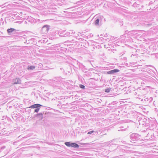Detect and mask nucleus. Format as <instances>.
Segmentation results:
<instances>
[{
	"label": "nucleus",
	"mask_w": 158,
	"mask_h": 158,
	"mask_svg": "<svg viewBox=\"0 0 158 158\" xmlns=\"http://www.w3.org/2000/svg\"><path fill=\"white\" fill-rule=\"evenodd\" d=\"M129 114L132 115H135V114H137V113L135 111H130Z\"/></svg>",
	"instance_id": "4be33fe9"
},
{
	"label": "nucleus",
	"mask_w": 158,
	"mask_h": 158,
	"mask_svg": "<svg viewBox=\"0 0 158 158\" xmlns=\"http://www.w3.org/2000/svg\"><path fill=\"white\" fill-rule=\"evenodd\" d=\"M42 106L41 104H35L31 105L29 108L33 109L35 108L34 112L38 113Z\"/></svg>",
	"instance_id": "20e7f679"
},
{
	"label": "nucleus",
	"mask_w": 158,
	"mask_h": 158,
	"mask_svg": "<svg viewBox=\"0 0 158 158\" xmlns=\"http://www.w3.org/2000/svg\"><path fill=\"white\" fill-rule=\"evenodd\" d=\"M142 96H140L139 95H138V96L137 97V98H138L139 100V98H140L141 97H142Z\"/></svg>",
	"instance_id": "72a5a7b5"
},
{
	"label": "nucleus",
	"mask_w": 158,
	"mask_h": 158,
	"mask_svg": "<svg viewBox=\"0 0 158 158\" xmlns=\"http://www.w3.org/2000/svg\"><path fill=\"white\" fill-rule=\"evenodd\" d=\"M130 137L131 139L133 141H137L140 139V136L137 133H132L130 135Z\"/></svg>",
	"instance_id": "7ed1b4c3"
},
{
	"label": "nucleus",
	"mask_w": 158,
	"mask_h": 158,
	"mask_svg": "<svg viewBox=\"0 0 158 158\" xmlns=\"http://www.w3.org/2000/svg\"><path fill=\"white\" fill-rule=\"evenodd\" d=\"M21 80L19 78H16L15 79H13L12 81V82L14 84H21Z\"/></svg>",
	"instance_id": "f8f14e48"
},
{
	"label": "nucleus",
	"mask_w": 158,
	"mask_h": 158,
	"mask_svg": "<svg viewBox=\"0 0 158 158\" xmlns=\"http://www.w3.org/2000/svg\"><path fill=\"white\" fill-rule=\"evenodd\" d=\"M65 144L68 147H71L75 148H78L79 147V145L77 143L71 142H65Z\"/></svg>",
	"instance_id": "423d86ee"
},
{
	"label": "nucleus",
	"mask_w": 158,
	"mask_h": 158,
	"mask_svg": "<svg viewBox=\"0 0 158 158\" xmlns=\"http://www.w3.org/2000/svg\"><path fill=\"white\" fill-rule=\"evenodd\" d=\"M35 68V67L34 66H29L27 68V69L28 70H33Z\"/></svg>",
	"instance_id": "aec40b11"
},
{
	"label": "nucleus",
	"mask_w": 158,
	"mask_h": 158,
	"mask_svg": "<svg viewBox=\"0 0 158 158\" xmlns=\"http://www.w3.org/2000/svg\"><path fill=\"white\" fill-rule=\"evenodd\" d=\"M116 140V139H113V140L111 142H110V145H115L116 144V143H114L115 141Z\"/></svg>",
	"instance_id": "b1692460"
},
{
	"label": "nucleus",
	"mask_w": 158,
	"mask_h": 158,
	"mask_svg": "<svg viewBox=\"0 0 158 158\" xmlns=\"http://www.w3.org/2000/svg\"><path fill=\"white\" fill-rule=\"evenodd\" d=\"M111 89L110 88H107L105 90V92L106 93H109L110 92Z\"/></svg>",
	"instance_id": "393cba45"
},
{
	"label": "nucleus",
	"mask_w": 158,
	"mask_h": 158,
	"mask_svg": "<svg viewBox=\"0 0 158 158\" xmlns=\"http://www.w3.org/2000/svg\"><path fill=\"white\" fill-rule=\"evenodd\" d=\"M149 125H150V124ZM148 129L151 130H153V131H158V129L157 127L155 124L153 123H151V125L149 126V127L147 128V130Z\"/></svg>",
	"instance_id": "6e6552de"
},
{
	"label": "nucleus",
	"mask_w": 158,
	"mask_h": 158,
	"mask_svg": "<svg viewBox=\"0 0 158 158\" xmlns=\"http://www.w3.org/2000/svg\"><path fill=\"white\" fill-rule=\"evenodd\" d=\"M142 124L143 125V127H149V126L150 125L149 123H143Z\"/></svg>",
	"instance_id": "5701e85b"
},
{
	"label": "nucleus",
	"mask_w": 158,
	"mask_h": 158,
	"mask_svg": "<svg viewBox=\"0 0 158 158\" xmlns=\"http://www.w3.org/2000/svg\"><path fill=\"white\" fill-rule=\"evenodd\" d=\"M16 23H18L21 24L22 23V21H18L16 22Z\"/></svg>",
	"instance_id": "2f4dec72"
},
{
	"label": "nucleus",
	"mask_w": 158,
	"mask_h": 158,
	"mask_svg": "<svg viewBox=\"0 0 158 158\" xmlns=\"http://www.w3.org/2000/svg\"><path fill=\"white\" fill-rule=\"evenodd\" d=\"M81 69L82 71L85 72H86V70H88V69L86 68V67L83 65L81 66Z\"/></svg>",
	"instance_id": "412c9836"
},
{
	"label": "nucleus",
	"mask_w": 158,
	"mask_h": 158,
	"mask_svg": "<svg viewBox=\"0 0 158 158\" xmlns=\"http://www.w3.org/2000/svg\"><path fill=\"white\" fill-rule=\"evenodd\" d=\"M62 79L61 77H56L54 78V80L56 82H60Z\"/></svg>",
	"instance_id": "a211bd4d"
},
{
	"label": "nucleus",
	"mask_w": 158,
	"mask_h": 158,
	"mask_svg": "<svg viewBox=\"0 0 158 158\" xmlns=\"http://www.w3.org/2000/svg\"><path fill=\"white\" fill-rule=\"evenodd\" d=\"M19 115V113H17L16 114L15 113H13L12 114V117L14 119H16L18 117Z\"/></svg>",
	"instance_id": "dca6fc26"
},
{
	"label": "nucleus",
	"mask_w": 158,
	"mask_h": 158,
	"mask_svg": "<svg viewBox=\"0 0 158 158\" xmlns=\"http://www.w3.org/2000/svg\"><path fill=\"white\" fill-rule=\"evenodd\" d=\"M103 18L102 16H98L95 18L94 22V25L97 27L101 26L102 23V21Z\"/></svg>",
	"instance_id": "f03ea898"
},
{
	"label": "nucleus",
	"mask_w": 158,
	"mask_h": 158,
	"mask_svg": "<svg viewBox=\"0 0 158 158\" xmlns=\"http://www.w3.org/2000/svg\"><path fill=\"white\" fill-rule=\"evenodd\" d=\"M142 80L143 81H142V83L144 84L146 83L151 81L152 80V78L150 77L146 76L143 77Z\"/></svg>",
	"instance_id": "1a4fd4ad"
},
{
	"label": "nucleus",
	"mask_w": 158,
	"mask_h": 158,
	"mask_svg": "<svg viewBox=\"0 0 158 158\" xmlns=\"http://www.w3.org/2000/svg\"><path fill=\"white\" fill-rule=\"evenodd\" d=\"M49 26L48 25H44L41 29V31L43 34H47L49 29Z\"/></svg>",
	"instance_id": "9d476101"
},
{
	"label": "nucleus",
	"mask_w": 158,
	"mask_h": 158,
	"mask_svg": "<svg viewBox=\"0 0 158 158\" xmlns=\"http://www.w3.org/2000/svg\"><path fill=\"white\" fill-rule=\"evenodd\" d=\"M17 37H18V38H22V37H22V36H17Z\"/></svg>",
	"instance_id": "c9c22d12"
},
{
	"label": "nucleus",
	"mask_w": 158,
	"mask_h": 158,
	"mask_svg": "<svg viewBox=\"0 0 158 158\" xmlns=\"http://www.w3.org/2000/svg\"><path fill=\"white\" fill-rule=\"evenodd\" d=\"M139 31V30L131 31L128 32V34L131 36L133 37L134 38H136V36L138 34V33Z\"/></svg>",
	"instance_id": "0eeeda50"
},
{
	"label": "nucleus",
	"mask_w": 158,
	"mask_h": 158,
	"mask_svg": "<svg viewBox=\"0 0 158 158\" xmlns=\"http://www.w3.org/2000/svg\"><path fill=\"white\" fill-rule=\"evenodd\" d=\"M119 71V70L118 69H115L111 70L108 71L107 73L109 74H114L115 73Z\"/></svg>",
	"instance_id": "9b49d317"
},
{
	"label": "nucleus",
	"mask_w": 158,
	"mask_h": 158,
	"mask_svg": "<svg viewBox=\"0 0 158 158\" xmlns=\"http://www.w3.org/2000/svg\"><path fill=\"white\" fill-rule=\"evenodd\" d=\"M17 30L15 29L11 28L7 30V32L9 35H15L18 34Z\"/></svg>",
	"instance_id": "39448f33"
},
{
	"label": "nucleus",
	"mask_w": 158,
	"mask_h": 158,
	"mask_svg": "<svg viewBox=\"0 0 158 158\" xmlns=\"http://www.w3.org/2000/svg\"><path fill=\"white\" fill-rule=\"evenodd\" d=\"M141 97L140 98H139V100L145 104H148L153 100V98L151 97L144 96Z\"/></svg>",
	"instance_id": "f257e3e1"
},
{
	"label": "nucleus",
	"mask_w": 158,
	"mask_h": 158,
	"mask_svg": "<svg viewBox=\"0 0 158 158\" xmlns=\"http://www.w3.org/2000/svg\"><path fill=\"white\" fill-rule=\"evenodd\" d=\"M35 20V19L34 18H32L31 17L27 19V21L31 23H33Z\"/></svg>",
	"instance_id": "f3484780"
},
{
	"label": "nucleus",
	"mask_w": 158,
	"mask_h": 158,
	"mask_svg": "<svg viewBox=\"0 0 158 158\" xmlns=\"http://www.w3.org/2000/svg\"><path fill=\"white\" fill-rule=\"evenodd\" d=\"M123 131V129H120V130H118V131Z\"/></svg>",
	"instance_id": "e433bc0d"
},
{
	"label": "nucleus",
	"mask_w": 158,
	"mask_h": 158,
	"mask_svg": "<svg viewBox=\"0 0 158 158\" xmlns=\"http://www.w3.org/2000/svg\"><path fill=\"white\" fill-rule=\"evenodd\" d=\"M95 132V131H91L88 132L87 133V134H89V135L90 134H92V133H93V132Z\"/></svg>",
	"instance_id": "c85d7f7f"
},
{
	"label": "nucleus",
	"mask_w": 158,
	"mask_h": 158,
	"mask_svg": "<svg viewBox=\"0 0 158 158\" xmlns=\"http://www.w3.org/2000/svg\"><path fill=\"white\" fill-rule=\"evenodd\" d=\"M78 37H77V39L78 40H84V39H83L81 38H77Z\"/></svg>",
	"instance_id": "7c9ffc66"
},
{
	"label": "nucleus",
	"mask_w": 158,
	"mask_h": 158,
	"mask_svg": "<svg viewBox=\"0 0 158 158\" xmlns=\"http://www.w3.org/2000/svg\"><path fill=\"white\" fill-rule=\"evenodd\" d=\"M60 69L64 73V70L63 69V68H60Z\"/></svg>",
	"instance_id": "f704fd0d"
},
{
	"label": "nucleus",
	"mask_w": 158,
	"mask_h": 158,
	"mask_svg": "<svg viewBox=\"0 0 158 158\" xmlns=\"http://www.w3.org/2000/svg\"><path fill=\"white\" fill-rule=\"evenodd\" d=\"M153 104L154 105H155V101H154L153 102Z\"/></svg>",
	"instance_id": "4c0bfd02"
},
{
	"label": "nucleus",
	"mask_w": 158,
	"mask_h": 158,
	"mask_svg": "<svg viewBox=\"0 0 158 158\" xmlns=\"http://www.w3.org/2000/svg\"><path fill=\"white\" fill-rule=\"evenodd\" d=\"M5 128H3L2 130V131L0 132V135H1L2 134H3L4 133V132L5 131Z\"/></svg>",
	"instance_id": "a878e982"
},
{
	"label": "nucleus",
	"mask_w": 158,
	"mask_h": 158,
	"mask_svg": "<svg viewBox=\"0 0 158 158\" xmlns=\"http://www.w3.org/2000/svg\"><path fill=\"white\" fill-rule=\"evenodd\" d=\"M66 49L64 48H61V49L60 50H62L64 51H66Z\"/></svg>",
	"instance_id": "c756f323"
},
{
	"label": "nucleus",
	"mask_w": 158,
	"mask_h": 158,
	"mask_svg": "<svg viewBox=\"0 0 158 158\" xmlns=\"http://www.w3.org/2000/svg\"><path fill=\"white\" fill-rule=\"evenodd\" d=\"M35 116L37 117L40 119L42 120L43 118V114L42 113H38L35 115Z\"/></svg>",
	"instance_id": "2eb2a0df"
},
{
	"label": "nucleus",
	"mask_w": 158,
	"mask_h": 158,
	"mask_svg": "<svg viewBox=\"0 0 158 158\" xmlns=\"http://www.w3.org/2000/svg\"><path fill=\"white\" fill-rule=\"evenodd\" d=\"M6 148V146H3L1 147L0 149V152H1L2 150Z\"/></svg>",
	"instance_id": "bb28decb"
},
{
	"label": "nucleus",
	"mask_w": 158,
	"mask_h": 158,
	"mask_svg": "<svg viewBox=\"0 0 158 158\" xmlns=\"http://www.w3.org/2000/svg\"><path fill=\"white\" fill-rule=\"evenodd\" d=\"M78 35L79 36H82V34L81 33H78Z\"/></svg>",
	"instance_id": "473e14b6"
},
{
	"label": "nucleus",
	"mask_w": 158,
	"mask_h": 158,
	"mask_svg": "<svg viewBox=\"0 0 158 158\" xmlns=\"http://www.w3.org/2000/svg\"><path fill=\"white\" fill-rule=\"evenodd\" d=\"M71 72V69L70 66H69L64 71V73L65 74H69Z\"/></svg>",
	"instance_id": "ddd939ff"
},
{
	"label": "nucleus",
	"mask_w": 158,
	"mask_h": 158,
	"mask_svg": "<svg viewBox=\"0 0 158 158\" xmlns=\"http://www.w3.org/2000/svg\"><path fill=\"white\" fill-rule=\"evenodd\" d=\"M145 26L147 27H150L152 26V22H146L144 23Z\"/></svg>",
	"instance_id": "6ab92c4d"
},
{
	"label": "nucleus",
	"mask_w": 158,
	"mask_h": 158,
	"mask_svg": "<svg viewBox=\"0 0 158 158\" xmlns=\"http://www.w3.org/2000/svg\"><path fill=\"white\" fill-rule=\"evenodd\" d=\"M73 30H70L69 32H67V33H65V34L62 35L61 36L63 37H66L68 35L71 34L72 35L73 34H74L75 33V32H73Z\"/></svg>",
	"instance_id": "4468645a"
},
{
	"label": "nucleus",
	"mask_w": 158,
	"mask_h": 158,
	"mask_svg": "<svg viewBox=\"0 0 158 158\" xmlns=\"http://www.w3.org/2000/svg\"><path fill=\"white\" fill-rule=\"evenodd\" d=\"M79 87L80 88L82 89H84L85 87V86L84 85L82 84L80 85Z\"/></svg>",
	"instance_id": "cd10ccee"
},
{
	"label": "nucleus",
	"mask_w": 158,
	"mask_h": 158,
	"mask_svg": "<svg viewBox=\"0 0 158 158\" xmlns=\"http://www.w3.org/2000/svg\"><path fill=\"white\" fill-rule=\"evenodd\" d=\"M82 144L83 145H85L84 143H83Z\"/></svg>",
	"instance_id": "58836bf2"
}]
</instances>
